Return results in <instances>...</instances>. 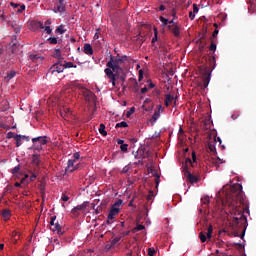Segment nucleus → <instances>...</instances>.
<instances>
[{
  "label": "nucleus",
  "instance_id": "1",
  "mask_svg": "<svg viewBox=\"0 0 256 256\" xmlns=\"http://www.w3.org/2000/svg\"><path fill=\"white\" fill-rule=\"evenodd\" d=\"M226 205H228V211L234 215V219H232L234 236L243 239L247 229V217L244 213H250V211L245 201L241 184H234L230 187V195Z\"/></svg>",
  "mask_w": 256,
  "mask_h": 256
},
{
  "label": "nucleus",
  "instance_id": "2",
  "mask_svg": "<svg viewBox=\"0 0 256 256\" xmlns=\"http://www.w3.org/2000/svg\"><path fill=\"white\" fill-rule=\"evenodd\" d=\"M128 60L129 58L126 55L121 57L110 55V60L106 64L107 68L104 69V73L113 87H116V81L119 78V71H122L121 65L126 63Z\"/></svg>",
  "mask_w": 256,
  "mask_h": 256
},
{
  "label": "nucleus",
  "instance_id": "3",
  "mask_svg": "<svg viewBox=\"0 0 256 256\" xmlns=\"http://www.w3.org/2000/svg\"><path fill=\"white\" fill-rule=\"evenodd\" d=\"M192 159H193V162L189 158L186 159L185 166L183 167V172H184V176L187 179V181L190 182L191 184H194V183H197L200 178L198 176L193 175L189 171V168H188L187 165L190 164L192 166V168L195 167L194 163H196V161H197V157H196L195 152L192 153Z\"/></svg>",
  "mask_w": 256,
  "mask_h": 256
},
{
  "label": "nucleus",
  "instance_id": "4",
  "mask_svg": "<svg viewBox=\"0 0 256 256\" xmlns=\"http://www.w3.org/2000/svg\"><path fill=\"white\" fill-rule=\"evenodd\" d=\"M122 204H123V200L119 199L110 207V211L108 213V221H113L116 215H119L120 207Z\"/></svg>",
  "mask_w": 256,
  "mask_h": 256
},
{
  "label": "nucleus",
  "instance_id": "5",
  "mask_svg": "<svg viewBox=\"0 0 256 256\" xmlns=\"http://www.w3.org/2000/svg\"><path fill=\"white\" fill-rule=\"evenodd\" d=\"M33 148L35 151H41L43 145L48 143L47 136H38L37 138H32Z\"/></svg>",
  "mask_w": 256,
  "mask_h": 256
},
{
  "label": "nucleus",
  "instance_id": "6",
  "mask_svg": "<svg viewBox=\"0 0 256 256\" xmlns=\"http://www.w3.org/2000/svg\"><path fill=\"white\" fill-rule=\"evenodd\" d=\"M212 233H213V225L210 224L207 232H205V231L200 232L199 238H200L201 242L205 243L207 241V239L211 240Z\"/></svg>",
  "mask_w": 256,
  "mask_h": 256
},
{
  "label": "nucleus",
  "instance_id": "7",
  "mask_svg": "<svg viewBox=\"0 0 256 256\" xmlns=\"http://www.w3.org/2000/svg\"><path fill=\"white\" fill-rule=\"evenodd\" d=\"M63 60L58 61V63L54 64L50 69H49V73H51L52 75L55 73L61 74L63 73V71L65 70L64 68V64H62Z\"/></svg>",
  "mask_w": 256,
  "mask_h": 256
},
{
  "label": "nucleus",
  "instance_id": "8",
  "mask_svg": "<svg viewBox=\"0 0 256 256\" xmlns=\"http://www.w3.org/2000/svg\"><path fill=\"white\" fill-rule=\"evenodd\" d=\"M53 11L55 13H64L66 11L65 0H56Z\"/></svg>",
  "mask_w": 256,
  "mask_h": 256
},
{
  "label": "nucleus",
  "instance_id": "9",
  "mask_svg": "<svg viewBox=\"0 0 256 256\" xmlns=\"http://www.w3.org/2000/svg\"><path fill=\"white\" fill-rule=\"evenodd\" d=\"M82 95H84L86 102H92L96 100V95L89 89H84V91H82Z\"/></svg>",
  "mask_w": 256,
  "mask_h": 256
},
{
  "label": "nucleus",
  "instance_id": "10",
  "mask_svg": "<svg viewBox=\"0 0 256 256\" xmlns=\"http://www.w3.org/2000/svg\"><path fill=\"white\" fill-rule=\"evenodd\" d=\"M210 80H211V72L209 70H206L203 73V86H202L203 89L208 88Z\"/></svg>",
  "mask_w": 256,
  "mask_h": 256
},
{
  "label": "nucleus",
  "instance_id": "11",
  "mask_svg": "<svg viewBox=\"0 0 256 256\" xmlns=\"http://www.w3.org/2000/svg\"><path fill=\"white\" fill-rule=\"evenodd\" d=\"M87 205L86 204H81V205H78L74 208H72V215H74V217H78L79 215V211H84V209H86Z\"/></svg>",
  "mask_w": 256,
  "mask_h": 256
},
{
  "label": "nucleus",
  "instance_id": "12",
  "mask_svg": "<svg viewBox=\"0 0 256 256\" xmlns=\"http://www.w3.org/2000/svg\"><path fill=\"white\" fill-rule=\"evenodd\" d=\"M50 230L56 233L58 236H63L64 231H62L61 225L57 222L53 227H50Z\"/></svg>",
  "mask_w": 256,
  "mask_h": 256
},
{
  "label": "nucleus",
  "instance_id": "13",
  "mask_svg": "<svg viewBox=\"0 0 256 256\" xmlns=\"http://www.w3.org/2000/svg\"><path fill=\"white\" fill-rule=\"evenodd\" d=\"M139 155L142 157V159H146L150 157V151L146 149V147H141L138 149Z\"/></svg>",
  "mask_w": 256,
  "mask_h": 256
},
{
  "label": "nucleus",
  "instance_id": "14",
  "mask_svg": "<svg viewBox=\"0 0 256 256\" xmlns=\"http://www.w3.org/2000/svg\"><path fill=\"white\" fill-rule=\"evenodd\" d=\"M75 160H69L66 168V173H73L75 171Z\"/></svg>",
  "mask_w": 256,
  "mask_h": 256
},
{
  "label": "nucleus",
  "instance_id": "15",
  "mask_svg": "<svg viewBox=\"0 0 256 256\" xmlns=\"http://www.w3.org/2000/svg\"><path fill=\"white\" fill-rule=\"evenodd\" d=\"M169 30L178 37L180 35V28L177 25H168Z\"/></svg>",
  "mask_w": 256,
  "mask_h": 256
},
{
  "label": "nucleus",
  "instance_id": "16",
  "mask_svg": "<svg viewBox=\"0 0 256 256\" xmlns=\"http://www.w3.org/2000/svg\"><path fill=\"white\" fill-rule=\"evenodd\" d=\"M84 53L86 55H93L94 50L91 44H88V43L84 44Z\"/></svg>",
  "mask_w": 256,
  "mask_h": 256
},
{
  "label": "nucleus",
  "instance_id": "17",
  "mask_svg": "<svg viewBox=\"0 0 256 256\" xmlns=\"http://www.w3.org/2000/svg\"><path fill=\"white\" fill-rule=\"evenodd\" d=\"M2 217L4 221H9V219H11V210L9 209L2 210Z\"/></svg>",
  "mask_w": 256,
  "mask_h": 256
},
{
  "label": "nucleus",
  "instance_id": "18",
  "mask_svg": "<svg viewBox=\"0 0 256 256\" xmlns=\"http://www.w3.org/2000/svg\"><path fill=\"white\" fill-rule=\"evenodd\" d=\"M8 24L13 28V30H14V32H15L16 34H19V33H20V31H21V29H22V26L18 25L16 22H10V23H8Z\"/></svg>",
  "mask_w": 256,
  "mask_h": 256
},
{
  "label": "nucleus",
  "instance_id": "19",
  "mask_svg": "<svg viewBox=\"0 0 256 256\" xmlns=\"http://www.w3.org/2000/svg\"><path fill=\"white\" fill-rule=\"evenodd\" d=\"M98 131L99 134L102 135L103 137L108 135V132L106 131V125L104 123H100Z\"/></svg>",
  "mask_w": 256,
  "mask_h": 256
},
{
  "label": "nucleus",
  "instance_id": "20",
  "mask_svg": "<svg viewBox=\"0 0 256 256\" xmlns=\"http://www.w3.org/2000/svg\"><path fill=\"white\" fill-rule=\"evenodd\" d=\"M30 59L33 61V63H42L43 61V57L38 56L37 54L30 55Z\"/></svg>",
  "mask_w": 256,
  "mask_h": 256
},
{
  "label": "nucleus",
  "instance_id": "21",
  "mask_svg": "<svg viewBox=\"0 0 256 256\" xmlns=\"http://www.w3.org/2000/svg\"><path fill=\"white\" fill-rule=\"evenodd\" d=\"M15 76H16V71L12 70V71L7 73V76H5V81L9 82L13 78H15Z\"/></svg>",
  "mask_w": 256,
  "mask_h": 256
},
{
  "label": "nucleus",
  "instance_id": "22",
  "mask_svg": "<svg viewBox=\"0 0 256 256\" xmlns=\"http://www.w3.org/2000/svg\"><path fill=\"white\" fill-rule=\"evenodd\" d=\"M145 229H146V227L144 225L138 224L135 228L132 229V233L136 234V233H138L140 231H143Z\"/></svg>",
  "mask_w": 256,
  "mask_h": 256
},
{
  "label": "nucleus",
  "instance_id": "23",
  "mask_svg": "<svg viewBox=\"0 0 256 256\" xmlns=\"http://www.w3.org/2000/svg\"><path fill=\"white\" fill-rule=\"evenodd\" d=\"M52 57H55V59H58V61H63L60 49H56Z\"/></svg>",
  "mask_w": 256,
  "mask_h": 256
},
{
  "label": "nucleus",
  "instance_id": "24",
  "mask_svg": "<svg viewBox=\"0 0 256 256\" xmlns=\"http://www.w3.org/2000/svg\"><path fill=\"white\" fill-rule=\"evenodd\" d=\"M173 100H174L173 96H171L170 94H166L165 101H164L165 106L168 107L169 103H171Z\"/></svg>",
  "mask_w": 256,
  "mask_h": 256
},
{
  "label": "nucleus",
  "instance_id": "25",
  "mask_svg": "<svg viewBox=\"0 0 256 256\" xmlns=\"http://www.w3.org/2000/svg\"><path fill=\"white\" fill-rule=\"evenodd\" d=\"M32 163L36 166L40 164V156L38 154L32 155Z\"/></svg>",
  "mask_w": 256,
  "mask_h": 256
},
{
  "label": "nucleus",
  "instance_id": "26",
  "mask_svg": "<svg viewBox=\"0 0 256 256\" xmlns=\"http://www.w3.org/2000/svg\"><path fill=\"white\" fill-rule=\"evenodd\" d=\"M208 149L211 153L217 154L216 147H215V142H208Z\"/></svg>",
  "mask_w": 256,
  "mask_h": 256
},
{
  "label": "nucleus",
  "instance_id": "27",
  "mask_svg": "<svg viewBox=\"0 0 256 256\" xmlns=\"http://www.w3.org/2000/svg\"><path fill=\"white\" fill-rule=\"evenodd\" d=\"M15 141H16V147L17 148L22 145V136H21V134H16Z\"/></svg>",
  "mask_w": 256,
  "mask_h": 256
},
{
  "label": "nucleus",
  "instance_id": "28",
  "mask_svg": "<svg viewBox=\"0 0 256 256\" xmlns=\"http://www.w3.org/2000/svg\"><path fill=\"white\" fill-rule=\"evenodd\" d=\"M161 116V113L159 111H156L154 112L152 118H151V121L152 123H155L157 122V120H159V117Z\"/></svg>",
  "mask_w": 256,
  "mask_h": 256
},
{
  "label": "nucleus",
  "instance_id": "29",
  "mask_svg": "<svg viewBox=\"0 0 256 256\" xmlns=\"http://www.w3.org/2000/svg\"><path fill=\"white\" fill-rule=\"evenodd\" d=\"M128 127V123L126 121H121L116 123L115 128H127Z\"/></svg>",
  "mask_w": 256,
  "mask_h": 256
},
{
  "label": "nucleus",
  "instance_id": "30",
  "mask_svg": "<svg viewBox=\"0 0 256 256\" xmlns=\"http://www.w3.org/2000/svg\"><path fill=\"white\" fill-rule=\"evenodd\" d=\"M158 37H157V28H154V37L152 38V45L154 46L155 49H157V46H155V42H157Z\"/></svg>",
  "mask_w": 256,
  "mask_h": 256
},
{
  "label": "nucleus",
  "instance_id": "31",
  "mask_svg": "<svg viewBox=\"0 0 256 256\" xmlns=\"http://www.w3.org/2000/svg\"><path fill=\"white\" fill-rule=\"evenodd\" d=\"M95 207L96 206L93 204L92 209L94 210L95 215H100V213H102V211H103V208L100 206H97L96 208Z\"/></svg>",
  "mask_w": 256,
  "mask_h": 256
},
{
  "label": "nucleus",
  "instance_id": "32",
  "mask_svg": "<svg viewBox=\"0 0 256 256\" xmlns=\"http://www.w3.org/2000/svg\"><path fill=\"white\" fill-rule=\"evenodd\" d=\"M136 112L135 107H131L127 112H126V117L130 118L134 113Z\"/></svg>",
  "mask_w": 256,
  "mask_h": 256
},
{
  "label": "nucleus",
  "instance_id": "33",
  "mask_svg": "<svg viewBox=\"0 0 256 256\" xmlns=\"http://www.w3.org/2000/svg\"><path fill=\"white\" fill-rule=\"evenodd\" d=\"M28 178H29V175L25 174V176L21 179V183L27 186L30 183Z\"/></svg>",
  "mask_w": 256,
  "mask_h": 256
},
{
  "label": "nucleus",
  "instance_id": "34",
  "mask_svg": "<svg viewBox=\"0 0 256 256\" xmlns=\"http://www.w3.org/2000/svg\"><path fill=\"white\" fill-rule=\"evenodd\" d=\"M209 49L211 51H213V53H215V51L217 49V45H216L215 41L213 40V38H211V45H210Z\"/></svg>",
  "mask_w": 256,
  "mask_h": 256
},
{
  "label": "nucleus",
  "instance_id": "35",
  "mask_svg": "<svg viewBox=\"0 0 256 256\" xmlns=\"http://www.w3.org/2000/svg\"><path fill=\"white\" fill-rule=\"evenodd\" d=\"M63 65H64V69L76 68V66H74L73 62H65Z\"/></svg>",
  "mask_w": 256,
  "mask_h": 256
},
{
  "label": "nucleus",
  "instance_id": "36",
  "mask_svg": "<svg viewBox=\"0 0 256 256\" xmlns=\"http://www.w3.org/2000/svg\"><path fill=\"white\" fill-rule=\"evenodd\" d=\"M121 240H122V236H116V237L112 240L111 244H112L113 246H115V245H117Z\"/></svg>",
  "mask_w": 256,
  "mask_h": 256
},
{
  "label": "nucleus",
  "instance_id": "37",
  "mask_svg": "<svg viewBox=\"0 0 256 256\" xmlns=\"http://www.w3.org/2000/svg\"><path fill=\"white\" fill-rule=\"evenodd\" d=\"M66 32V29H64V26L61 25L56 29V33L64 34Z\"/></svg>",
  "mask_w": 256,
  "mask_h": 256
},
{
  "label": "nucleus",
  "instance_id": "38",
  "mask_svg": "<svg viewBox=\"0 0 256 256\" xmlns=\"http://www.w3.org/2000/svg\"><path fill=\"white\" fill-rule=\"evenodd\" d=\"M159 49H160V51H162L165 54L168 53V49L165 46V44H163V43L160 44Z\"/></svg>",
  "mask_w": 256,
  "mask_h": 256
},
{
  "label": "nucleus",
  "instance_id": "39",
  "mask_svg": "<svg viewBox=\"0 0 256 256\" xmlns=\"http://www.w3.org/2000/svg\"><path fill=\"white\" fill-rule=\"evenodd\" d=\"M128 147H129L128 144H123V145H121V146H120L121 152H124V153L128 152Z\"/></svg>",
  "mask_w": 256,
  "mask_h": 256
},
{
  "label": "nucleus",
  "instance_id": "40",
  "mask_svg": "<svg viewBox=\"0 0 256 256\" xmlns=\"http://www.w3.org/2000/svg\"><path fill=\"white\" fill-rule=\"evenodd\" d=\"M48 41L50 42V44H53V45L57 44V42H58L56 37H50L48 39Z\"/></svg>",
  "mask_w": 256,
  "mask_h": 256
},
{
  "label": "nucleus",
  "instance_id": "41",
  "mask_svg": "<svg viewBox=\"0 0 256 256\" xmlns=\"http://www.w3.org/2000/svg\"><path fill=\"white\" fill-rule=\"evenodd\" d=\"M25 5H19V7L16 9L17 13H22L25 10Z\"/></svg>",
  "mask_w": 256,
  "mask_h": 256
},
{
  "label": "nucleus",
  "instance_id": "42",
  "mask_svg": "<svg viewBox=\"0 0 256 256\" xmlns=\"http://www.w3.org/2000/svg\"><path fill=\"white\" fill-rule=\"evenodd\" d=\"M56 219H57L56 216L51 217V221H50L51 228H53L56 225V223H55Z\"/></svg>",
  "mask_w": 256,
  "mask_h": 256
},
{
  "label": "nucleus",
  "instance_id": "43",
  "mask_svg": "<svg viewBox=\"0 0 256 256\" xmlns=\"http://www.w3.org/2000/svg\"><path fill=\"white\" fill-rule=\"evenodd\" d=\"M19 170H20V166L18 165V166H16L14 169L11 170V173H12L13 175H16V174L19 172Z\"/></svg>",
  "mask_w": 256,
  "mask_h": 256
},
{
  "label": "nucleus",
  "instance_id": "44",
  "mask_svg": "<svg viewBox=\"0 0 256 256\" xmlns=\"http://www.w3.org/2000/svg\"><path fill=\"white\" fill-rule=\"evenodd\" d=\"M148 255L155 256V248H148Z\"/></svg>",
  "mask_w": 256,
  "mask_h": 256
},
{
  "label": "nucleus",
  "instance_id": "45",
  "mask_svg": "<svg viewBox=\"0 0 256 256\" xmlns=\"http://www.w3.org/2000/svg\"><path fill=\"white\" fill-rule=\"evenodd\" d=\"M209 202H210V200H209V197H204L203 199H202V204L203 205H208L209 204Z\"/></svg>",
  "mask_w": 256,
  "mask_h": 256
},
{
  "label": "nucleus",
  "instance_id": "46",
  "mask_svg": "<svg viewBox=\"0 0 256 256\" xmlns=\"http://www.w3.org/2000/svg\"><path fill=\"white\" fill-rule=\"evenodd\" d=\"M154 194L153 191H150L149 194L147 195V201L153 200Z\"/></svg>",
  "mask_w": 256,
  "mask_h": 256
},
{
  "label": "nucleus",
  "instance_id": "47",
  "mask_svg": "<svg viewBox=\"0 0 256 256\" xmlns=\"http://www.w3.org/2000/svg\"><path fill=\"white\" fill-rule=\"evenodd\" d=\"M160 21L163 23V26H166L169 22L165 17H160Z\"/></svg>",
  "mask_w": 256,
  "mask_h": 256
},
{
  "label": "nucleus",
  "instance_id": "48",
  "mask_svg": "<svg viewBox=\"0 0 256 256\" xmlns=\"http://www.w3.org/2000/svg\"><path fill=\"white\" fill-rule=\"evenodd\" d=\"M15 134H14V132H8V134H7V139H12V138H14L15 139Z\"/></svg>",
  "mask_w": 256,
  "mask_h": 256
},
{
  "label": "nucleus",
  "instance_id": "49",
  "mask_svg": "<svg viewBox=\"0 0 256 256\" xmlns=\"http://www.w3.org/2000/svg\"><path fill=\"white\" fill-rule=\"evenodd\" d=\"M99 207H101L103 209V211H104V209H106V207H107V202L106 201H102L100 203Z\"/></svg>",
  "mask_w": 256,
  "mask_h": 256
},
{
  "label": "nucleus",
  "instance_id": "50",
  "mask_svg": "<svg viewBox=\"0 0 256 256\" xmlns=\"http://www.w3.org/2000/svg\"><path fill=\"white\" fill-rule=\"evenodd\" d=\"M129 170H130V167H129V166H125V167L122 169L121 173L126 174V173L129 172Z\"/></svg>",
  "mask_w": 256,
  "mask_h": 256
},
{
  "label": "nucleus",
  "instance_id": "51",
  "mask_svg": "<svg viewBox=\"0 0 256 256\" xmlns=\"http://www.w3.org/2000/svg\"><path fill=\"white\" fill-rule=\"evenodd\" d=\"M219 34V30L218 29H215V31L213 32V35H212V37L211 38H213V40L215 39V38H217V35Z\"/></svg>",
  "mask_w": 256,
  "mask_h": 256
},
{
  "label": "nucleus",
  "instance_id": "52",
  "mask_svg": "<svg viewBox=\"0 0 256 256\" xmlns=\"http://www.w3.org/2000/svg\"><path fill=\"white\" fill-rule=\"evenodd\" d=\"M130 233H131V231H124L121 233V237H127L130 235Z\"/></svg>",
  "mask_w": 256,
  "mask_h": 256
},
{
  "label": "nucleus",
  "instance_id": "53",
  "mask_svg": "<svg viewBox=\"0 0 256 256\" xmlns=\"http://www.w3.org/2000/svg\"><path fill=\"white\" fill-rule=\"evenodd\" d=\"M73 157H74V162H76V160L80 159V154L79 153H74Z\"/></svg>",
  "mask_w": 256,
  "mask_h": 256
},
{
  "label": "nucleus",
  "instance_id": "54",
  "mask_svg": "<svg viewBox=\"0 0 256 256\" xmlns=\"http://www.w3.org/2000/svg\"><path fill=\"white\" fill-rule=\"evenodd\" d=\"M199 9L196 4L193 5V12L194 14L198 13Z\"/></svg>",
  "mask_w": 256,
  "mask_h": 256
},
{
  "label": "nucleus",
  "instance_id": "55",
  "mask_svg": "<svg viewBox=\"0 0 256 256\" xmlns=\"http://www.w3.org/2000/svg\"><path fill=\"white\" fill-rule=\"evenodd\" d=\"M14 186H15V187H21V188L26 187V186L23 185L21 182H16V183L14 184Z\"/></svg>",
  "mask_w": 256,
  "mask_h": 256
},
{
  "label": "nucleus",
  "instance_id": "56",
  "mask_svg": "<svg viewBox=\"0 0 256 256\" xmlns=\"http://www.w3.org/2000/svg\"><path fill=\"white\" fill-rule=\"evenodd\" d=\"M116 142H117V144L118 145H120V146H122V145H124V140H121L120 138H118L117 140H116Z\"/></svg>",
  "mask_w": 256,
  "mask_h": 256
},
{
  "label": "nucleus",
  "instance_id": "57",
  "mask_svg": "<svg viewBox=\"0 0 256 256\" xmlns=\"http://www.w3.org/2000/svg\"><path fill=\"white\" fill-rule=\"evenodd\" d=\"M45 31L47 34H51L52 33V29L49 26L45 27Z\"/></svg>",
  "mask_w": 256,
  "mask_h": 256
},
{
  "label": "nucleus",
  "instance_id": "58",
  "mask_svg": "<svg viewBox=\"0 0 256 256\" xmlns=\"http://www.w3.org/2000/svg\"><path fill=\"white\" fill-rule=\"evenodd\" d=\"M189 18H190L191 20H194V19H195V13L191 11V12L189 13Z\"/></svg>",
  "mask_w": 256,
  "mask_h": 256
},
{
  "label": "nucleus",
  "instance_id": "59",
  "mask_svg": "<svg viewBox=\"0 0 256 256\" xmlns=\"http://www.w3.org/2000/svg\"><path fill=\"white\" fill-rule=\"evenodd\" d=\"M37 178L35 174H32V176L28 179L30 182L34 181Z\"/></svg>",
  "mask_w": 256,
  "mask_h": 256
},
{
  "label": "nucleus",
  "instance_id": "60",
  "mask_svg": "<svg viewBox=\"0 0 256 256\" xmlns=\"http://www.w3.org/2000/svg\"><path fill=\"white\" fill-rule=\"evenodd\" d=\"M208 125H210V120H206V121L204 122L203 128H206V129H207V126H208Z\"/></svg>",
  "mask_w": 256,
  "mask_h": 256
},
{
  "label": "nucleus",
  "instance_id": "61",
  "mask_svg": "<svg viewBox=\"0 0 256 256\" xmlns=\"http://www.w3.org/2000/svg\"><path fill=\"white\" fill-rule=\"evenodd\" d=\"M133 156L137 159L138 156L140 155L139 150L137 152H132Z\"/></svg>",
  "mask_w": 256,
  "mask_h": 256
},
{
  "label": "nucleus",
  "instance_id": "62",
  "mask_svg": "<svg viewBox=\"0 0 256 256\" xmlns=\"http://www.w3.org/2000/svg\"><path fill=\"white\" fill-rule=\"evenodd\" d=\"M10 5L14 8V9H17L20 5L19 4H16V3H10Z\"/></svg>",
  "mask_w": 256,
  "mask_h": 256
},
{
  "label": "nucleus",
  "instance_id": "63",
  "mask_svg": "<svg viewBox=\"0 0 256 256\" xmlns=\"http://www.w3.org/2000/svg\"><path fill=\"white\" fill-rule=\"evenodd\" d=\"M22 139L25 140L26 142L30 141V136H22Z\"/></svg>",
  "mask_w": 256,
  "mask_h": 256
},
{
  "label": "nucleus",
  "instance_id": "64",
  "mask_svg": "<svg viewBox=\"0 0 256 256\" xmlns=\"http://www.w3.org/2000/svg\"><path fill=\"white\" fill-rule=\"evenodd\" d=\"M62 200H63V201H68V200H69V197L66 196V195H63Z\"/></svg>",
  "mask_w": 256,
  "mask_h": 256
}]
</instances>
